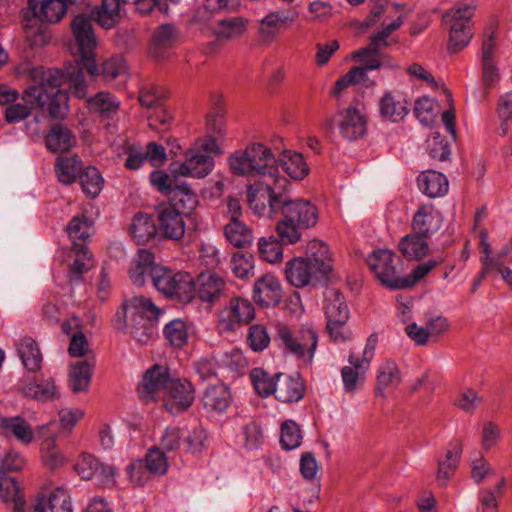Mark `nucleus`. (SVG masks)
<instances>
[{
    "label": "nucleus",
    "mask_w": 512,
    "mask_h": 512,
    "mask_svg": "<svg viewBox=\"0 0 512 512\" xmlns=\"http://www.w3.org/2000/svg\"><path fill=\"white\" fill-rule=\"evenodd\" d=\"M143 460L152 476H163L168 471V459L159 447L149 449Z\"/></svg>",
    "instance_id": "59"
},
{
    "label": "nucleus",
    "mask_w": 512,
    "mask_h": 512,
    "mask_svg": "<svg viewBox=\"0 0 512 512\" xmlns=\"http://www.w3.org/2000/svg\"><path fill=\"white\" fill-rule=\"evenodd\" d=\"M251 382L255 388V391L261 397H268L275 394L276 386L278 381L276 377L270 376L265 370L261 368H255L250 372Z\"/></svg>",
    "instance_id": "53"
},
{
    "label": "nucleus",
    "mask_w": 512,
    "mask_h": 512,
    "mask_svg": "<svg viewBox=\"0 0 512 512\" xmlns=\"http://www.w3.org/2000/svg\"><path fill=\"white\" fill-rule=\"evenodd\" d=\"M230 392L224 385H213L206 388L202 402L207 412L223 413L230 405Z\"/></svg>",
    "instance_id": "36"
},
{
    "label": "nucleus",
    "mask_w": 512,
    "mask_h": 512,
    "mask_svg": "<svg viewBox=\"0 0 512 512\" xmlns=\"http://www.w3.org/2000/svg\"><path fill=\"white\" fill-rule=\"evenodd\" d=\"M179 29L171 23L160 25L154 32L150 45V54L158 61L167 60L172 55V49L180 42Z\"/></svg>",
    "instance_id": "16"
},
{
    "label": "nucleus",
    "mask_w": 512,
    "mask_h": 512,
    "mask_svg": "<svg viewBox=\"0 0 512 512\" xmlns=\"http://www.w3.org/2000/svg\"><path fill=\"white\" fill-rule=\"evenodd\" d=\"M157 225L154 218L147 213H137L130 226V234L134 241L141 245L146 244L157 234Z\"/></svg>",
    "instance_id": "34"
},
{
    "label": "nucleus",
    "mask_w": 512,
    "mask_h": 512,
    "mask_svg": "<svg viewBox=\"0 0 512 512\" xmlns=\"http://www.w3.org/2000/svg\"><path fill=\"white\" fill-rule=\"evenodd\" d=\"M0 427L5 434L15 437L19 442L28 445L34 439V432L30 424L22 417H2Z\"/></svg>",
    "instance_id": "38"
},
{
    "label": "nucleus",
    "mask_w": 512,
    "mask_h": 512,
    "mask_svg": "<svg viewBox=\"0 0 512 512\" xmlns=\"http://www.w3.org/2000/svg\"><path fill=\"white\" fill-rule=\"evenodd\" d=\"M282 169L293 179L301 180L308 175L309 167L300 153L284 151L280 158Z\"/></svg>",
    "instance_id": "47"
},
{
    "label": "nucleus",
    "mask_w": 512,
    "mask_h": 512,
    "mask_svg": "<svg viewBox=\"0 0 512 512\" xmlns=\"http://www.w3.org/2000/svg\"><path fill=\"white\" fill-rule=\"evenodd\" d=\"M154 260L152 252L145 249L139 250L129 269L130 279L135 285L142 286L148 277L153 281L154 269L160 267Z\"/></svg>",
    "instance_id": "31"
},
{
    "label": "nucleus",
    "mask_w": 512,
    "mask_h": 512,
    "mask_svg": "<svg viewBox=\"0 0 512 512\" xmlns=\"http://www.w3.org/2000/svg\"><path fill=\"white\" fill-rule=\"evenodd\" d=\"M324 310L327 321L349 320L348 306L344 296L337 290L330 289L325 293Z\"/></svg>",
    "instance_id": "40"
},
{
    "label": "nucleus",
    "mask_w": 512,
    "mask_h": 512,
    "mask_svg": "<svg viewBox=\"0 0 512 512\" xmlns=\"http://www.w3.org/2000/svg\"><path fill=\"white\" fill-rule=\"evenodd\" d=\"M444 261L442 256L437 258L429 259L426 262H423L417 265L412 273L408 276H404L401 279V289L410 288L414 286L418 281L423 279L429 272L434 269L437 265L441 264Z\"/></svg>",
    "instance_id": "61"
},
{
    "label": "nucleus",
    "mask_w": 512,
    "mask_h": 512,
    "mask_svg": "<svg viewBox=\"0 0 512 512\" xmlns=\"http://www.w3.org/2000/svg\"><path fill=\"white\" fill-rule=\"evenodd\" d=\"M88 104L91 109L106 117L115 114L120 107V101L109 92L97 93L88 99Z\"/></svg>",
    "instance_id": "51"
},
{
    "label": "nucleus",
    "mask_w": 512,
    "mask_h": 512,
    "mask_svg": "<svg viewBox=\"0 0 512 512\" xmlns=\"http://www.w3.org/2000/svg\"><path fill=\"white\" fill-rule=\"evenodd\" d=\"M163 334L174 347H182L188 340V326L182 319H173L163 329Z\"/></svg>",
    "instance_id": "56"
},
{
    "label": "nucleus",
    "mask_w": 512,
    "mask_h": 512,
    "mask_svg": "<svg viewBox=\"0 0 512 512\" xmlns=\"http://www.w3.org/2000/svg\"><path fill=\"white\" fill-rule=\"evenodd\" d=\"M275 162L271 150L261 143L250 144L228 157L231 171L238 176L271 174Z\"/></svg>",
    "instance_id": "5"
},
{
    "label": "nucleus",
    "mask_w": 512,
    "mask_h": 512,
    "mask_svg": "<svg viewBox=\"0 0 512 512\" xmlns=\"http://www.w3.org/2000/svg\"><path fill=\"white\" fill-rule=\"evenodd\" d=\"M442 223L441 214L432 205H422L412 220V229L418 235L429 238L437 232Z\"/></svg>",
    "instance_id": "25"
},
{
    "label": "nucleus",
    "mask_w": 512,
    "mask_h": 512,
    "mask_svg": "<svg viewBox=\"0 0 512 512\" xmlns=\"http://www.w3.org/2000/svg\"><path fill=\"white\" fill-rule=\"evenodd\" d=\"M75 144L71 130L63 124L53 125L45 137V145L51 152H66Z\"/></svg>",
    "instance_id": "35"
},
{
    "label": "nucleus",
    "mask_w": 512,
    "mask_h": 512,
    "mask_svg": "<svg viewBox=\"0 0 512 512\" xmlns=\"http://www.w3.org/2000/svg\"><path fill=\"white\" fill-rule=\"evenodd\" d=\"M220 154V148L215 139L205 136L197 139L185 154V161L173 162L170 171L177 176L204 178L209 175L215 165L214 157Z\"/></svg>",
    "instance_id": "4"
},
{
    "label": "nucleus",
    "mask_w": 512,
    "mask_h": 512,
    "mask_svg": "<svg viewBox=\"0 0 512 512\" xmlns=\"http://www.w3.org/2000/svg\"><path fill=\"white\" fill-rule=\"evenodd\" d=\"M75 470L83 479H96L103 486H110L115 483V469L100 463L98 459L88 453L80 455L76 462Z\"/></svg>",
    "instance_id": "14"
},
{
    "label": "nucleus",
    "mask_w": 512,
    "mask_h": 512,
    "mask_svg": "<svg viewBox=\"0 0 512 512\" xmlns=\"http://www.w3.org/2000/svg\"><path fill=\"white\" fill-rule=\"evenodd\" d=\"M418 187L430 198L444 196L448 191V180L443 173L435 170L422 172L418 176Z\"/></svg>",
    "instance_id": "32"
},
{
    "label": "nucleus",
    "mask_w": 512,
    "mask_h": 512,
    "mask_svg": "<svg viewBox=\"0 0 512 512\" xmlns=\"http://www.w3.org/2000/svg\"><path fill=\"white\" fill-rule=\"evenodd\" d=\"M402 381V374L393 360H385L377 370L374 393L377 397L387 398L388 394L397 389Z\"/></svg>",
    "instance_id": "22"
},
{
    "label": "nucleus",
    "mask_w": 512,
    "mask_h": 512,
    "mask_svg": "<svg viewBox=\"0 0 512 512\" xmlns=\"http://www.w3.org/2000/svg\"><path fill=\"white\" fill-rule=\"evenodd\" d=\"M224 235L227 241L238 248H245L252 244V230L242 221H229L224 226Z\"/></svg>",
    "instance_id": "44"
},
{
    "label": "nucleus",
    "mask_w": 512,
    "mask_h": 512,
    "mask_svg": "<svg viewBox=\"0 0 512 512\" xmlns=\"http://www.w3.org/2000/svg\"><path fill=\"white\" fill-rule=\"evenodd\" d=\"M247 21L243 17L221 19L213 28L214 35L220 40H232L244 34Z\"/></svg>",
    "instance_id": "45"
},
{
    "label": "nucleus",
    "mask_w": 512,
    "mask_h": 512,
    "mask_svg": "<svg viewBox=\"0 0 512 512\" xmlns=\"http://www.w3.org/2000/svg\"><path fill=\"white\" fill-rule=\"evenodd\" d=\"M474 0H464L455 4L443 15L444 22L449 25L448 50L457 52L466 47L472 37V17L476 10Z\"/></svg>",
    "instance_id": "6"
},
{
    "label": "nucleus",
    "mask_w": 512,
    "mask_h": 512,
    "mask_svg": "<svg viewBox=\"0 0 512 512\" xmlns=\"http://www.w3.org/2000/svg\"><path fill=\"white\" fill-rule=\"evenodd\" d=\"M83 164L76 156L71 157H58L55 165V172L58 180L69 185L76 181V179L83 173Z\"/></svg>",
    "instance_id": "43"
},
{
    "label": "nucleus",
    "mask_w": 512,
    "mask_h": 512,
    "mask_svg": "<svg viewBox=\"0 0 512 512\" xmlns=\"http://www.w3.org/2000/svg\"><path fill=\"white\" fill-rule=\"evenodd\" d=\"M333 122L339 134L347 141H355L367 133L368 118L364 105H349L340 109L334 116Z\"/></svg>",
    "instance_id": "12"
},
{
    "label": "nucleus",
    "mask_w": 512,
    "mask_h": 512,
    "mask_svg": "<svg viewBox=\"0 0 512 512\" xmlns=\"http://www.w3.org/2000/svg\"><path fill=\"white\" fill-rule=\"evenodd\" d=\"M153 286L167 298L182 302L193 299V276L187 272H173L160 265L154 269Z\"/></svg>",
    "instance_id": "10"
},
{
    "label": "nucleus",
    "mask_w": 512,
    "mask_h": 512,
    "mask_svg": "<svg viewBox=\"0 0 512 512\" xmlns=\"http://www.w3.org/2000/svg\"><path fill=\"white\" fill-rule=\"evenodd\" d=\"M195 399L191 382L172 378L164 394V406L172 413H180L189 408Z\"/></svg>",
    "instance_id": "15"
},
{
    "label": "nucleus",
    "mask_w": 512,
    "mask_h": 512,
    "mask_svg": "<svg viewBox=\"0 0 512 512\" xmlns=\"http://www.w3.org/2000/svg\"><path fill=\"white\" fill-rule=\"evenodd\" d=\"M247 343L255 351H263L270 343V337L267 329L263 325L255 324L249 328Z\"/></svg>",
    "instance_id": "64"
},
{
    "label": "nucleus",
    "mask_w": 512,
    "mask_h": 512,
    "mask_svg": "<svg viewBox=\"0 0 512 512\" xmlns=\"http://www.w3.org/2000/svg\"><path fill=\"white\" fill-rule=\"evenodd\" d=\"M172 195V203L168 206H175L177 210L185 214L186 217L198 206V197L191 187L183 183L175 185Z\"/></svg>",
    "instance_id": "42"
},
{
    "label": "nucleus",
    "mask_w": 512,
    "mask_h": 512,
    "mask_svg": "<svg viewBox=\"0 0 512 512\" xmlns=\"http://www.w3.org/2000/svg\"><path fill=\"white\" fill-rule=\"evenodd\" d=\"M273 207L278 208V213L283 216L276 224V232L282 243L286 245L299 242L303 231L315 226L318 221V210L308 200H290L282 193Z\"/></svg>",
    "instance_id": "2"
},
{
    "label": "nucleus",
    "mask_w": 512,
    "mask_h": 512,
    "mask_svg": "<svg viewBox=\"0 0 512 512\" xmlns=\"http://www.w3.org/2000/svg\"><path fill=\"white\" fill-rule=\"evenodd\" d=\"M193 286V298L197 295L201 301L211 303L224 293L226 282L215 273L203 272L193 279Z\"/></svg>",
    "instance_id": "21"
},
{
    "label": "nucleus",
    "mask_w": 512,
    "mask_h": 512,
    "mask_svg": "<svg viewBox=\"0 0 512 512\" xmlns=\"http://www.w3.org/2000/svg\"><path fill=\"white\" fill-rule=\"evenodd\" d=\"M80 183L83 192L94 198L101 192L104 180L97 168L87 167L80 175Z\"/></svg>",
    "instance_id": "58"
},
{
    "label": "nucleus",
    "mask_w": 512,
    "mask_h": 512,
    "mask_svg": "<svg viewBox=\"0 0 512 512\" xmlns=\"http://www.w3.org/2000/svg\"><path fill=\"white\" fill-rule=\"evenodd\" d=\"M255 317L252 303L245 298H232L219 313L218 327L221 332H232Z\"/></svg>",
    "instance_id": "13"
},
{
    "label": "nucleus",
    "mask_w": 512,
    "mask_h": 512,
    "mask_svg": "<svg viewBox=\"0 0 512 512\" xmlns=\"http://www.w3.org/2000/svg\"><path fill=\"white\" fill-rule=\"evenodd\" d=\"M66 230L73 241V247L83 245L82 243H77V241L85 242L92 236L94 232L93 222L84 215H77L70 220Z\"/></svg>",
    "instance_id": "48"
},
{
    "label": "nucleus",
    "mask_w": 512,
    "mask_h": 512,
    "mask_svg": "<svg viewBox=\"0 0 512 512\" xmlns=\"http://www.w3.org/2000/svg\"><path fill=\"white\" fill-rule=\"evenodd\" d=\"M230 269L239 279H248L254 275V258L252 254L236 252L230 260Z\"/></svg>",
    "instance_id": "55"
},
{
    "label": "nucleus",
    "mask_w": 512,
    "mask_h": 512,
    "mask_svg": "<svg viewBox=\"0 0 512 512\" xmlns=\"http://www.w3.org/2000/svg\"><path fill=\"white\" fill-rule=\"evenodd\" d=\"M22 393L25 397L38 402L47 403L60 399V387L51 376L37 377L27 381L22 387Z\"/></svg>",
    "instance_id": "19"
},
{
    "label": "nucleus",
    "mask_w": 512,
    "mask_h": 512,
    "mask_svg": "<svg viewBox=\"0 0 512 512\" xmlns=\"http://www.w3.org/2000/svg\"><path fill=\"white\" fill-rule=\"evenodd\" d=\"M437 101L428 96L418 98L414 105V114L423 125H430L437 115Z\"/></svg>",
    "instance_id": "60"
},
{
    "label": "nucleus",
    "mask_w": 512,
    "mask_h": 512,
    "mask_svg": "<svg viewBox=\"0 0 512 512\" xmlns=\"http://www.w3.org/2000/svg\"><path fill=\"white\" fill-rule=\"evenodd\" d=\"M171 380L172 377L167 367L155 365L145 372L138 386V392L144 400H152L156 393L162 391L165 394L167 392V386Z\"/></svg>",
    "instance_id": "18"
},
{
    "label": "nucleus",
    "mask_w": 512,
    "mask_h": 512,
    "mask_svg": "<svg viewBox=\"0 0 512 512\" xmlns=\"http://www.w3.org/2000/svg\"><path fill=\"white\" fill-rule=\"evenodd\" d=\"M28 4L34 17L47 23H57L68 8L63 0H28Z\"/></svg>",
    "instance_id": "30"
},
{
    "label": "nucleus",
    "mask_w": 512,
    "mask_h": 512,
    "mask_svg": "<svg viewBox=\"0 0 512 512\" xmlns=\"http://www.w3.org/2000/svg\"><path fill=\"white\" fill-rule=\"evenodd\" d=\"M277 334L286 352L308 364L312 362L318 344V334L311 325L304 324L297 330L283 325L278 328Z\"/></svg>",
    "instance_id": "8"
},
{
    "label": "nucleus",
    "mask_w": 512,
    "mask_h": 512,
    "mask_svg": "<svg viewBox=\"0 0 512 512\" xmlns=\"http://www.w3.org/2000/svg\"><path fill=\"white\" fill-rule=\"evenodd\" d=\"M44 494H39L37 497ZM45 507L48 505L51 512H73V503L70 492L64 487L55 488L48 498H45Z\"/></svg>",
    "instance_id": "49"
},
{
    "label": "nucleus",
    "mask_w": 512,
    "mask_h": 512,
    "mask_svg": "<svg viewBox=\"0 0 512 512\" xmlns=\"http://www.w3.org/2000/svg\"><path fill=\"white\" fill-rule=\"evenodd\" d=\"M71 29L81 59V65L77 63L74 66H78L83 75L84 67L91 76H96L98 67L96 65L94 49L96 47L97 40L93 31L91 19L84 14H79L72 20ZM71 66L73 65L71 64ZM69 67L70 65L66 66L65 69ZM62 73L65 75L66 70Z\"/></svg>",
    "instance_id": "9"
},
{
    "label": "nucleus",
    "mask_w": 512,
    "mask_h": 512,
    "mask_svg": "<svg viewBox=\"0 0 512 512\" xmlns=\"http://www.w3.org/2000/svg\"><path fill=\"white\" fill-rule=\"evenodd\" d=\"M282 298L280 281L272 274L260 277L254 284L253 299L261 307H275Z\"/></svg>",
    "instance_id": "20"
},
{
    "label": "nucleus",
    "mask_w": 512,
    "mask_h": 512,
    "mask_svg": "<svg viewBox=\"0 0 512 512\" xmlns=\"http://www.w3.org/2000/svg\"><path fill=\"white\" fill-rule=\"evenodd\" d=\"M30 78L35 85L26 88L22 93L24 103H18L19 92L0 84V105L6 106L4 118L7 123L15 124L28 118L31 109H39L55 119L64 118L69 109V95L66 90L59 89L67 84L77 98H85L88 85L78 66H70L65 75L62 71L41 66L30 70Z\"/></svg>",
    "instance_id": "1"
},
{
    "label": "nucleus",
    "mask_w": 512,
    "mask_h": 512,
    "mask_svg": "<svg viewBox=\"0 0 512 512\" xmlns=\"http://www.w3.org/2000/svg\"><path fill=\"white\" fill-rule=\"evenodd\" d=\"M288 17L280 12H270L260 24L261 35L265 38H272L280 29L281 25L286 23Z\"/></svg>",
    "instance_id": "63"
},
{
    "label": "nucleus",
    "mask_w": 512,
    "mask_h": 512,
    "mask_svg": "<svg viewBox=\"0 0 512 512\" xmlns=\"http://www.w3.org/2000/svg\"><path fill=\"white\" fill-rule=\"evenodd\" d=\"M282 193H276L268 184L255 183L247 189V201L255 214L264 215L266 211L270 217L278 213L274 202H278Z\"/></svg>",
    "instance_id": "17"
},
{
    "label": "nucleus",
    "mask_w": 512,
    "mask_h": 512,
    "mask_svg": "<svg viewBox=\"0 0 512 512\" xmlns=\"http://www.w3.org/2000/svg\"><path fill=\"white\" fill-rule=\"evenodd\" d=\"M276 398L283 403L298 402L304 397L305 386L299 375L276 374Z\"/></svg>",
    "instance_id": "29"
},
{
    "label": "nucleus",
    "mask_w": 512,
    "mask_h": 512,
    "mask_svg": "<svg viewBox=\"0 0 512 512\" xmlns=\"http://www.w3.org/2000/svg\"><path fill=\"white\" fill-rule=\"evenodd\" d=\"M427 237H422L415 232L404 236L399 242V250L409 260H420L429 251Z\"/></svg>",
    "instance_id": "41"
},
{
    "label": "nucleus",
    "mask_w": 512,
    "mask_h": 512,
    "mask_svg": "<svg viewBox=\"0 0 512 512\" xmlns=\"http://www.w3.org/2000/svg\"><path fill=\"white\" fill-rule=\"evenodd\" d=\"M302 433L299 425L293 420L281 424L280 444L284 450H294L301 445Z\"/></svg>",
    "instance_id": "57"
},
{
    "label": "nucleus",
    "mask_w": 512,
    "mask_h": 512,
    "mask_svg": "<svg viewBox=\"0 0 512 512\" xmlns=\"http://www.w3.org/2000/svg\"><path fill=\"white\" fill-rule=\"evenodd\" d=\"M408 105L400 93L386 91L378 104L380 117L393 123L399 122L408 114Z\"/></svg>",
    "instance_id": "23"
},
{
    "label": "nucleus",
    "mask_w": 512,
    "mask_h": 512,
    "mask_svg": "<svg viewBox=\"0 0 512 512\" xmlns=\"http://www.w3.org/2000/svg\"><path fill=\"white\" fill-rule=\"evenodd\" d=\"M94 362L84 360L71 365L68 385L75 392H86L91 383Z\"/></svg>",
    "instance_id": "37"
},
{
    "label": "nucleus",
    "mask_w": 512,
    "mask_h": 512,
    "mask_svg": "<svg viewBox=\"0 0 512 512\" xmlns=\"http://www.w3.org/2000/svg\"><path fill=\"white\" fill-rule=\"evenodd\" d=\"M348 363L341 369L343 387L346 393H355L364 385L370 366L359 361V357L354 354L349 355Z\"/></svg>",
    "instance_id": "24"
},
{
    "label": "nucleus",
    "mask_w": 512,
    "mask_h": 512,
    "mask_svg": "<svg viewBox=\"0 0 512 512\" xmlns=\"http://www.w3.org/2000/svg\"><path fill=\"white\" fill-rule=\"evenodd\" d=\"M282 241L274 236L261 237L258 240V250L263 260L276 263L283 258Z\"/></svg>",
    "instance_id": "52"
},
{
    "label": "nucleus",
    "mask_w": 512,
    "mask_h": 512,
    "mask_svg": "<svg viewBox=\"0 0 512 512\" xmlns=\"http://www.w3.org/2000/svg\"><path fill=\"white\" fill-rule=\"evenodd\" d=\"M94 20L103 28H113L121 18L120 0H102L92 11Z\"/></svg>",
    "instance_id": "39"
},
{
    "label": "nucleus",
    "mask_w": 512,
    "mask_h": 512,
    "mask_svg": "<svg viewBox=\"0 0 512 512\" xmlns=\"http://www.w3.org/2000/svg\"><path fill=\"white\" fill-rule=\"evenodd\" d=\"M98 74L99 71H97L96 75ZM100 75L108 84L115 80H119V84H123L130 76L129 65L123 56H112L102 63Z\"/></svg>",
    "instance_id": "33"
},
{
    "label": "nucleus",
    "mask_w": 512,
    "mask_h": 512,
    "mask_svg": "<svg viewBox=\"0 0 512 512\" xmlns=\"http://www.w3.org/2000/svg\"><path fill=\"white\" fill-rule=\"evenodd\" d=\"M0 498L5 502H13V509H16V504L19 501L26 505L25 498L20 491L19 485L13 477L0 476Z\"/></svg>",
    "instance_id": "62"
},
{
    "label": "nucleus",
    "mask_w": 512,
    "mask_h": 512,
    "mask_svg": "<svg viewBox=\"0 0 512 512\" xmlns=\"http://www.w3.org/2000/svg\"><path fill=\"white\" fill-rule=\"evenodd\" d=\"M18 354L27 370L31 372H37L40 370L42 354L38 345L32 338L24 337L21 339L18 345Z\"/></svg>",
    "instance_id": "46"
},
{
    "label": "nucleus",
    "mask_w": 512,
    "mask_h": 512,
    "mask_svg": "<svg viewBox=\"0 0 512 512\" xmlns=\"http://www.w3.org/2000/svg\"><path fill=\"white\" fill-rule=\"evenodd\" d=\"M332 267L329 247L314 240L308 245L307 258H294L286 263L285 275L291 285L301 288L313 282L327 281Z\"/></svg>",
    "instance_id": "3"
},
{
    "label": "nucleus",
    "mask_w": 512,
    "mask_h": 512,
    "mask_svg": "<svg viewBox=\"0 0 512 512\" xmlns=\"http://www.w3.org/2000/svg\"><path fill=\"white\" fill-rule=\"evenodd\" d=\"M219 365L232 374L240 375L247 368L248 361L240 349L232 348L220 355Z\"/></svg>",
    "instance_id": "54"
},
{
    "label": "nucleus",
    "mask_w": 512,
    "mask_h": 512,
    "mask_svg": "<svg viewBox=\"0 0 512 512\" xmlns=\"http://www.w3.org/2000/svg\"><path fill=\"white\" fill-rule=\"evenodd\" d=\"M463 452V445L459 440L449 442L445 457L438 461L436 481L439 486H446L448 480L454 475L459 466Z\"/></svg>",
    "instance_id": "26"
},
{
    "label": "nucleus",
    "mask_w": 512,
    "mask_h": 512,
    "mask_svg": "<svg viewBox=\"0 0 512 512\" xmlns=\"http://www.w3.org/2000/svg\"><path fill=\"white\" fill-rule=\"evenodd\" d=\"M52 425L53 422L38 426L35 429V433L43 438L40 449L44 464L51 469H56L65 463V457L57 448L55 436L46 434Z\"/></svg>",
    "instance_id": "28"
},
{
    "label": "nucleus",
    "mask_w": 512,
    "mask_h": 512,
    "mask_svg": "<svg viewBox=\"0 0 512 512\" xmlns=\"http://www.w3.org/2000/svg\"><path fill=\"white\" fill-rule=\"evenodd\" d=\"M185 214L175 206H163L159 210V223L165 237L180 240L185 234Z\"/></svg>",
    "instance_id": "27"
},
{
    "label": "nucleus",
    "mask_w": 512,
    "mask_h": 512,
    "mask_svg": "<svg viewBox=\"0 0 512 512\" xmlns=\"http://www.w3.org/2000/svg\"><path fill=\"white\" fill-rule=\"evenodd\" d=\"M367 263L382 285L393 290L401 289L402 277L399 276L401 259L393 251L376 250L368 256Z\"/></svg>",
    "instance_id": "11"
},
{
    "label": "nucleus",
    "mask_w": 512,
    "mask_h": 512,
    "mask_svg": "<svg viewBox=\"0 0 512 512\" xmlns=\"http://www.w3.org/2000/svg\"><path fill=\"white\" fill-rule=\"evenodd\" d=\"M126 301L130 309L132 337L146 344L153 337V322L158 320L161 311L150 298L142 295Z\"/></svg>",
    "instance_id": "7"
},
{
    "label": "nucleus",
    "mask_w": 512,
    "mask_h": 512,
    "mask_svg": "<svg viewBox=\"0 0 512 512\" xmlns=\"http://www.w3.org/2000/svg\"><path fill=\"white\" fill-rule=\"evenodd\" d=\"M73 249L75 251V259L70 266L69 279L70 281H77L82 274L92 267V254L85 245H76Z\"/></svg>",
    "instance_id": "50"
}]
</instances>
